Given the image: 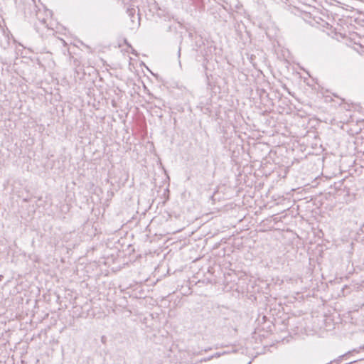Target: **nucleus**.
Wrapping results in <instances>:
<instances>
[{
  "instance_id": "obj_5",
  "label": "nucleus",
  "mask_w": 364,
  "mask_h": 364,
  "mask_svg": "<svg viewBox=\"0 0 364 364\" xmlns=\"http://www.w3.org/2000/svg\"><path fill=\"white\" fill-rule=\"evenodd\" d=\"M180 54H181V50L179 49V50H178V55H180Z\"/></svg>"
},
{
  "instance_id": "obj_3",
  "label": "nucleus",
  "mask_w": 364,
  "mask_h": 364,
  "mask_svg": "<svg viewBox=\"0 0 364 364\" xmlns=\"http://www.w3.org/2000/svg\"><path fill=\"white\" fill-rule=\"evenodd\" d=\"M128 12L129 13V15L132 16H134V11H128Z\"/></svg>"
},
{
  "instance_id": "obj_4",
  "label": "nucleus",
  "mask_w": 364,
  "mask_h": 364,
  "mask_svg": "<svg viewBox=\"0 0 364 364\" xmlns=\"http://www.w3.org/2000/svg\"><path fill=\"white\" fill-rule=\"evenodd\" d=\"M220 354L217 353L215 356V357H218V356H220Z\"/></svg>"
},
{
  "instance_id": "obj_2",
  "label": "nucleus",
  "mask_w": 364,
  "mask_h": 364,
  "mask_svg": "<svg viewBox=\"0 0 364 364\" xmlns=\"http://www.w3.org/2000/svg\"><path fill=\"white\" fill-rule=\"evenodd\" d=\"M346 356V355H341L339 356L336 360H333V362H331L332 363H335L336 364H340L341 363V360Z\"/></svg>"
},
{
  "instance_id": "obj_1",
  "label": "nucleus",
  "mask_w": 364,
  "mask_h": 364,
  "mask_svg": "<svg viewBox=\"0 0 364 364\" xmlns=\"http://www.w3.org/2000/svg\"><path fill=\"white\" fill-rule=\"evenodd\" d=\"M36 28L38 32H43L45 29H48V25L44 18L39 21V25L36 26Z\"/></svg>"
}]
</instances>
